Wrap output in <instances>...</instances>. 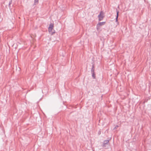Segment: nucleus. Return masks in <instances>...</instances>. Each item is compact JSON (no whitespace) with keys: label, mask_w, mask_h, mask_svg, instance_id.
<instances>
[{"label":"nucleus","mask_w":151,"mask_h":151,"mask_svg":"<svg viewBox=\"0 0 151 151\" xmlns=\"http://www.w3.org/2000/svg\"><path fill=\"white\" fill-rule=\"evenodd\" d=\"M104 14L102 12H101L100 14L98 16L99 20V21L102 20L104 17Z\"/></svg>","instance_id":"obj_1"},{"label":"nucleus","mask_w":151,"mask_h":151,"mask_svg":"<svg viewBox=\"0 0 151 151\" xmlns=\"http://www.w3.org/2000/svg\"><path fill=\"white\" fill-rule=\"evenodd\" d=\"M106 23L105 22H99L98 24H97V27H99L100 26H102L103 25H104Z\"/></svg>","instance_id":"obj_2"},{"label":"nucleus","mask_w":151,"mask_h":151,"mask_svg":"<svg viewBox=\"0 0 151 151\" xmlns=\"http://www.w3.org/2000/svg\"><path fill=\"white\" fill-rule=\"evenodd\" d=\"M53 25L52 24H50L49 26V27L51 28H53Z\"/></svg>","instance_id":"obj_3"},{"label":"nucleus","mask_w":151,"mask_h":151,"mask_svg":"<svg viewBox=\"0 0 151 151\" xmlns=\"http://www.w3.org/2000/svg\"><path fill=\"white\" fill-rule=\"evenodd\" d=\"M118 13H119V12H117V16H116V21H117V18H118Z\"/></svg>","instance_id":"obj_4"},{"label":"nucleus","mask_w":151,"mask_h":151,"mask_svg":"<svg viewBox=\"0 0 151 151\" xmlns=\"http://www.w3.org/2000/svg\"><path fill=\"white\" fill-rule=\"evenodd\" d=\"M52 29L53 28H51L49 27L48 28V30H49V32H50L52 31Z\"/></svg>","instance_id":"obj_5"},{"label":"nucleus","mask_w":151,"mask_h":151,"mask_svg":"<svg viewBox=\"0 0 151 151\" xmlns=\"http://www.w3.org/2000/svg\"><path fill=\"white\" fill-rule=\"evenodd\" d=\"M35 4H36V3H38V0H35L34 1Z\"/></svg>","instance_id":"obj_6"},{"label":"nucleus","mask_w":151,"mask_h":151,"mask_svg":"<svg viewBox=\"0 0 151 151\" xmlns=\"http://www.w3.org/2000/svg\"><path fill=\"white\" fill-rule=\"evenodd\" d=\"M12 1H9V6L10 5L12 4Z\"/></svg>","instance_id":"obj_7"}]
</instances>
